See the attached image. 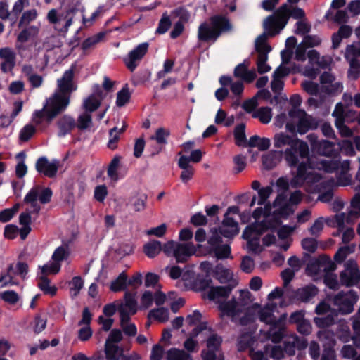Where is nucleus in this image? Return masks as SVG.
Returning a JSON list of instances; mask_svg holds the SVG:
<instances>
[{"instance_id": "f257e3e1", "label": "nucleus", "mask_w": 360, "mask_h": 360, "mask_svg": "<svg viewBox=\"0 0 360 360\" xmlns=\"http://www.w3.org/2000/svg\"><path fill=\"white\" fill-rule=\"evenodd\" d=\"M73 75V70L69 69L57 80V91L46 100L42 109L33 112L32 121L34 123L39 124L43 119L50 122L67 108L70 103V94L76 90V86L72 81Z\"/></svg>"}, {"instance_id": "f03ea898", "label": "nucleus", "mask_w": 360, "mask_h": 360, "mask_svg": "<svg viewBox=\"0 0 360 360\" xmlns=\"http://www.w3.org/2000/svg\"><path fill=\"white\" fill-rule=\"evenodd\" d=\"M251 294L248 290L236 292L231 298L220 302L218 305L221 319L228 318L232 322L246 326L254 322L253 310L257 305H250Z\"/></svg>"}, {"instance_id": "7ed1b4c3", "label": "nucleus", "mask_w": 360, "mask_h": 360, "mask_svg": "<svg viewBox=\"0 0 360 360\" xmlns=\"http://www.w3.org/2000/svg\"><path fill=\"white\" fill-rule=\"evenodd\" d=\"M295 212V207H292L284 193L278 194L272 205L269 202L264 207L256 208L253 213L254 220H262L267 224L271 229L278 227L281 219H287Z\"/></svg>"}, {"instance_id": "20e7f679", "label": "nucleus", "mask_w": 360, "mask_h": 360, "mask_svg": "<svg viewBox=\"0 0 360 360\" xmlns=\"http://www.w3.org/2000/svg\"><path fill=\"white\" fill-rule=\"evenodd\" d=\"M307 184V190L310 193H319L318 200L322 202H328L333 196V189L321 179L320 176L311 171V167L301 163L297 172L290 181L292 187H299Z\"/></svg>"}, {"instance_id": "39448f33", "label": "nucleus", "mask_w": 360, "mask_h": 360, "mask_svg": "<svg viewBox=\"0 0 360 360\" xmlns=\"http://www.w3.org/2000/svg\"><path fill=\"white\" fill-rule=\"evenodd\" d=\"M273 144L274 147L283 155L285 160L291 167L298 164L300 158H308L309 151L307 143L285 132L276 133L273 137Z\"/></svg>"}, {"instance_id": "423d86ee", "label": "nucleus", "mask_w": 360, "mask_h": 360, "mask_svg": "<svg viewBox=\"0 0 360 360\" xmlns=\"http://www.w3.org/2000/svg\"><path fill=\"white\" fill-rule=\"evenodd\" d=\"M252 305H257L253 310L254 321L257 316L261 322L270 326L267 332H263L266 335V338H271L273 342H280L284 335L285 321L287 319V314H282L277 319L274 314L277 310V304L276 302H267L262 307L258 303H254Z\"/></svg>"}, {"instance_id": "0eeeda50", "label": "nucleus", "mask_w": 360, "mask_h": 360, "mask_svg": "<svg viewBox=\"0 0 360 360\" xmlns=\"http://www.w3.org/2000/svg\"><path fill=\"white\" fill-rule=\"evenodd\" d=\"M298 1L288 0L290 4H283L272 15L265 18L263 27L269 34L275 35L279 33L287 25L290 17L295 19H300L304 17V11L294 4Z\"/></svg>"}, {"instance_id": "6e6552de", "label": "nucleus", "mask_w": 360, "mask_h": 360, "mask_svg": "<svg viewBox=\"0 0 360 360\" xmlns=\"http://www.w3.org/2000/svg\"><path fill=\"white\" fill-rule=\"evenodd\" d=\"M277 342L266 338V335L261 331L259 341L250 351L252 360H269V358L274 360L281 359L284 356V352L281 346L276 345Z\"/></svg>"}, {"instance_id": "1a4fd4ad", "label": "nucleus", "mask_w": 360, "mask_h": 360, "mask_svg": "<svg viewBox=\"0 0 360 360\" xmlns=\"http://www.w3.org/2000/svg\"><path fill=\"white\" fill-rule=\"evenodd\" d=\"M290 120L285 124V129L290 133L304 134L308 131L317 127L316 119L300 109H293L289 112Z\"/></svg>"}, {"instance_id": "9d476101", "label": "nucleus", "mask_w": 360, "mask_h": 360, "mask_svg": "<svg viewBox=\"0 0 360 360\" xmlns=\"http://www.w3.org/2000/svg\"><path fill=\"white\" fill-rule=\"evenodd\" d=\"M307 162L311 167L319 170H323L326 172L337 171L338 174L342 176V180L340 178V184L342 186L347 185L351 180V176L348 174L350 169V162L344 160L339 162L338 160L320 159L314 162L313 158H307Z\"/></svg>"}, {"instance_id": "9b49d317", "label": "nucleus", "mask_w": 360, "mask_h": 360, "mask_svg": "<svg viewBox=\"0 0 360 360\" xmlns=\"http://www.w3.org/2000/svg\"><path fill=\"white\" fill-rule=\"evenodd\" d=\"M231 29V25L227 18L222 16H214L211 18L210 23L204 22L199 27L198 38L202 41H215L221 32Z\"/></svg>"}, {"instance_id": "f8f14e48", "label": "nucleus", "mask_w": 360, "mask_h": 360, "mask_svg": "<svg viewBox=\"0 0 360 360\" xmlns=\"http://www.w3.org/2000/svg\"><path fill=\"white\" fill-rule=\"evenodd\" d=\"M200 330L204 331L202 334L207 337V349L202 352V358L203 360H224L220 351V347L222 342L221 338L214 333L207 326L206 323L200 326Z\"/></svg>"}, {"instance_id": "ddd939ff", "label": "nucleus", "mask_w": 360, "mask_h": 360, "mask_svg": "<svg viewBox=\"0 0 360 360\" xmlns=\"http://www.w3.org/2000/svg\"><path fill=\"white\" fill-rule=\"evenodd\" d=\"M271 228L260 220H255L254 223L247 226L243 233V237L248 241V249L258 253L262 250L259 242V236Z\"/></svg>"}, {"instance_id": "4468645a", "label": "nucleus", "mask_w": 360, "mask_h": 360, "mask_svg": "<svg viewBox=\"0 0 360 360\" xmlns=\"http://www.w3.org/2000/svg\"><path fill=\"white\" fill-rule=\"evenodd\" d=\"M267 36L262 34L257 37L255 40V49L257 53V68L259 74H264L271 70V66L267 63L268 53L271 47L266 43Z\"/></svg>"}, {"instance_id": "2eb2a0df", "label": "nucleus", "mask_w": 360, "mask_h": 360, "mask_svg": "<svg viewBox=\"0 0 360 360\" xmlns=\"http://www.w3.org/2000/svg\"><path fill=\"white\" fill-rule=\"evenodd\" d=\"M163 252L167 255L175 257L177 262H182L195 253V248L191 243H178L171 240L164 245Z\"/></svg>"}, {"instance_id": "dca6fc26", "label": "nucleus", "mask_w": 360, "mask_h": 360, "mask_svg": "<svg viewBox=\"0 0 360 360\" xmlns=\"http://www.w3.org/2000/svg\"><path fill=\"white\" fill-rule=\"evenodd\" d=\"M74 15V10L58 12L56 9H51L47 14V19L51 24L53 25L55 29L60 32H66L72 25Z\"/></svg>"}, {"instance_id": "f3484780", "label": "nucleus", "mask_w": 360, "mask_h": 360, "mask_svg": "<svg viewBox=\"0 0 360 360\" xmlns=\"http://www.w3.org/2000/svg\"><path fill=\"white\" fill-rule=\"evenodd\" d=\"M307 139L310 143L313 152L326 157L338 156V148L334 143L327 140H318L317 136L314 134H309Z\"/></svg>"}, {"instance_id": "a211bd4d", "label": "nucleus", "mask_w": 360, "mask_h": 360, "mask_svg": "<svg viewBox=\"0 0 360 360\" xmlns=\"http://www.w3.org/2000/svg\"><path fill=\"white\" fill-rule=\"evenodd\" d=\"M348 112H352L347 110L342 103H338L333 112V116L335 118V124L341 136L345 137L353 135L352 130L345 124L348 122Z\"/></svg>"}, {"instance_id": "6ab92c4d", "label": "nucleus", "mask_w": 360, "mask_h": 360, "mask_svg": "<svg viewBox=\"0 0 360 360\" xmlns=\"http://www.w3.org/2000/svg\"><path fill=\"white\" fill-rule=\"evenodd\" d=\"M358 296L353 290L347 292H339L334 297V304L342 314H349L354 309V304L357 302Z\"/></svg>"}, {"instance_id": "aec40b11", "label": "nucleus", "mask_w": 360, "mask_h": 360, "mask_svg": "<svg viewBox=\"0 0 360 360\" xmlns=\"http://www.w3.org/2000/svg\"><path fill=\"white\" fill-rule=\"evenodd\" d=\"M105 96V94L101 86L99 84H94L92 94L84 99L82 108L86 112L91 113L99 108Z\"/></svg>"}, {"instance_id": "412c9836", "label": "nucleus", "mask_w": 360, "mask_h": 360, "mask_svg": "<svg viewBox=\"0 0 360 360\" xmlns=\"http://www.w3.org/2000/svg\"><path fill=\"white\" fill-rule=\"evenodd\" d=\"M148 49V44L144 42L139 44L136 48L129 51V53L124 58V62L131 72L138 66L141 60L146 55Z\"/></svg>"}, {"instance_id": "4be33fe9", "label": "nucleus", "mask_w": 360, "mask_h": 360, "mask_svg": "<svg viewBox=\"0 0 360 360\" xmlns=\"http://www.w3.org/2000/svg\"><path fill=\"white\" fill-rule=\"evenodd\" d=\"M321 92L327 95L335 96L342 92V85L330 73L323 72L320 77Z\"/></svg>"}, {"instance_id": "5701e85b", "label": "nucleus", "mask_w": 360, "mask_h": 360, "mask_svg": "<svg viewBox=\"0 0 360 360\" xmlns=\"http://www.w3.org/2000/svg\"><path fill=\"white\" fill-rule=\"evenodd\" d=\"M360 278V273L356 263L349 260L345 264V270L340 274V281L342 285L349 286L356 284Z\"/></svg>"}, {"instance_id": "b1692460", "label": "nucleus", "mask_w": 360, "mask_h": 360, "mask_svg": "<svg viewBox=\"0 0 360 360\" xmlns=\"http://www.w3.org/2000/svg\"><path fill=\"white\" fill-rule=\"evenodd\" d=\"M59 162L56 160L49 161L46 158L41 157L36 162V169L38 172L48 177L56 176L58 169Z\"/></svg>"}, {"instance_id": "393cba45", "label": "nucleus", "mask_w": 360, "mask_h": 360, "mask_svg": "<svg viewBox=\"0 0 360 360\" xmlns=\"http://www.w3.org/2000/svg\"><path fill=\"white\" fill-rule=\"evenodd\" d=\"M1 69L4 72H10L15 65L16 56L8 47L0 49Z\"/></svg>"}, {"instance_id": "a878e982", "label": "nucleus", "mask_w": 360, "mask_h": 360, "mask_svg": "<svg viewBox=\"0 0 360 360\" xmlns=\"http://www.w3.org/2000/svg\"><path fill=\"white\" fill-rule=\"evenodd\" d=\"M172 18L174 27L170 34L172 38H176L182 32L183 22L188 20L189 15L185 9L179 8L172 13Z\"/></svg>"}, {"instance_id": "bb28decb", "label": "nucleus", "mask_w": 360, "mask_h": 360, "mask_svg": "<svg viewBox=\"0 0 360 360\" xmlns=\"http://www.w3.org/2000/svg\"><path fill=\"white\" fill-rule=\"evenodd\" d=\"M232 290L230 286H212L207 290V297L219 305L227 300Z\"/></svg>"}, {"instance_id": "cd10ccee", "label": "nucleus", "mask_w": 360, "mask_h": 360, "mask_svg": "<svg viewBox=\"0 0 360 360\" xmlns=\"http://www.w3.org/2000/svg\"><path fill=\"white\" fill-rule=\"evenodd\" d=\"M137 302L135 296L130 292H126L124 295V302L121 303L118 307L120 316L124 314L131 316L137 311Z\"/></svg>"}, {"instance_id": "c85d7f7f", "label": "nucleus", "mask_w": 360, "mask_h": 360, "mask_svg": "<svg viewBox=\"0 0 360 360\" xmlns=\"http://www.w3.org/2000/svg\"><path fill=\"white\" fill-rule=\"evenodd\" d=\"M215 275L220 283H229L228 286H230L232 289L238 285V280L234 278L233 272L222 265L216 266Z\"/></svg>"}, {"instance_id": "c756f323", "label": "nucleus", "mask_w": 360, "mask_h": 360, "mask_svg": "<svg viewBox=\"0 0 360 360\" xmlns=\"http://www.w3.org/2000/svg\"><path fill=\"white\" fill-rule=\"evenodd\" d=\"M359 56L356 51H352L347 55V46L345 49V57L349 63L348 77L351 79H356L360 75V60L356 58Z\"/></svg>"}, {"instance_id": "7c9ffc66", "label": "nucleus", "mask_w": 360, "mask_h": 360, "mask_svg": "<svg viewBox=\"0 0 360 360\" xmlns=\"http://www.w3.org/2000/svg\"><path fill=\"white\" fill-rule=\"evenodd\" d=\"M249 62L245 60L243 63L238 64L234 70V75L240 78L243 81L250 83L257 77L255 70H248Z\"/></svg>"}, {"instance_id": "2f4dec72", "label": "nucleus", "mask_w": 360, "mask_h": 360, "mask_svg": "<svg viewBox=\"0 0 360 360\" xmlns=\"http://www.w3.org/2000/svg\"><path fill=\"white\" fill-rule=\"evenodd\" d=\"M220 229L221 235L226 238L233 237L238 233V224L232 217L224 216Z\"/></svg>"}, {"instance_id": "473e14b6", "label": "nucleus", "mask_w": 360, "mask_h": 360, "mask_svg": "<svg viewBox=\"0 0 360 360\" xmlns=\"http://www.w3.org/2000/svg\"><path fill=\"white\" fill-rule=\"evenodd\" d=\"M201 319V313L198 310H195L192 314H188L184 319L185 325L188 326H195L191 333L193 337H195L199 334H202L204 333V331L200 330V326L205 323L202 322Z\"/></svg>"}, {"instance_id": "72a5a7b5", "label": "nucleus", "mask_w": 360, "mask_h": 360, "mask_svg": "<svg viewBox=\"0 0 360 360\" xmlns=\"http://www.w3.org/2000/svg\"><path fill=\"white\" fill-rule=\"evenodd\" d=\"M75 236H73L72 239H64L63 240L62 245L58 247L53 252L51 259L52 260L57 262L58 264L64 260H66L70 254V249L69 244L72 243Z\"/></svg>"}, {"instance_id": "f704fd0d", "label": "nucleus", "mask_w": 360, "mask_h": 360, "mask_svg": "<svg viewBox=\"0 0 360 360\" xmlns=\"http://www.w3.org/2000/svg\"><path fill=\"white\" fill-rule=\"evenodd\" d=\"M39 27L32 25L23 29L18 35L16 49L20 51L23 47V44L30 39L37 36Z\"/></svg>"}, {"instance_id": "c9c22d12", "label": "nucleus", "mask_w": 360, "mask_h": 360, "mask_svg": "<svg viewBox=\"0 0 360 360\" xmlns=\"http://www.w3.org/2000/svg\"><path fill=\"white\" fill-rule=\"evenodd\" d=\"M57 126L58 128V136H64L76 127V122L72 117L64 115L58 120Z\"/></svg>"}, {"instance_id": "e433bc0d", "label": "nucleus", "mask_w": 360, "mask_h": 360, "mask_svg": "<svg viewBox=\"0 0 360 360\" xmlns=\"http://www.w3.org/2000/svg\"><path fill=\"white\" fill-rule=\"evenodd\" d=\"M259 341V337L256 339L251 333H242L237 340V349L240 352L245 351L248 349L251 351L252 348L255 347V345Z\"/></svg>"}, {"instance_id": "4c0bfd02", "label": "nucleus", "mask_w": 360, "mask_h": 360, "mask_svg": "<svg viewBox=\"0 0 360 360\" xmlns=\"http://www.w3.org/2000/svg\"><path fill=\"white\" fill-rule=\"evenodd\" d=\"M179 155L180 158L178 161V165L182 169L180 178L184 183H187L193 178L194 169L190 164H188L186 155H181V153H179Z\"/></svg>"}, {"instance_id": "58836bf2", "label": "nucleus", "mask_w": 360, "mask_h": 360, "mask_svg": "<svg viewBox=\"0 0 360 360\" xmlns=\"http://www.w3.org/2000/svg\"><path fill=\"white\" fill-rule=\"evenodd\" d=\"M353 32V29L347 25H342L340 27L337 32L332 35V46L333 49H338L342 39L349 38Z\"/></svg>"}, {"instance_id": "ea45409f", "label": "nucleus", "mask_w": 360, "mask_h": 360, "mask_svg": "<svg viewBox=\"0 0 360 360\" xmlns=\"http://www.w3.org/2000/svg\"><path fill=\"white\" fill-rule=\"evenodd\" d=\"M326 224L331 227L335 226L333 220L330 217H320L314 220L311 226L309 227L308 231L311 236H319L323 230Z\"/></svg>"}, {"instance_id": "a19ab883", "label": "nucleus", "mask_w": 360, "mask_h": 360, "mask_svg": "<svg viewBox=\"0 0 360 360\" xmlns=\"http://www.w3.org/2000/svg\"><path fill=\"white\" fill-rule=\"evenodd\" d=\"M285 351L290 354L294 353V349H302L307 347V341L304 338H299L296 335L292 334L287 338L285 342Z\"/></svg>"}, {"instance_id": "79ce46f5", "label": "nucleus", "mask_w": 360, "mask_h": 360, "mask_svg": "<svg viewBox=\"0 0 360 360\" xmlns=\"http://www.w3.org/2000/svg\"><path fill=\"white\" fill-rule=\"evenodd\" d=\"M22 72L33 88H39L41 86L43 78L41 76L35 73L31 65H25L22 68Z\"/></svg>"}, {"instance_id": "37998d69", "label": "nucleus", "mask_w": 360, "mask_h": 360, "mask_svg": "<svg viewBox=\"0 0 360 360\" xmlns=\"http://www.w3.org/2000/svg\"><path fill=\"white\" fill-rule=\"evenodd\" d=\"M146 199L147 196L145 193L142 192L134 193L130 197L127 205L130 209L136 212H140L145 208Z\"/></svg>"}, {"instance_id": "c03bdc74", "label": "nucleus", "mask_w": 360, "mask_h": 360, "mask_svg": "<svg viewBox=\"0 0 360 360\" xmlns=\"http://www.w3.org/2000/svg\"><path fill=\"white\" fill-rule=\"evenodd\" d=\"M38 191L37 189H30L24 198V203L28 206L30 212L38 213L40 210V204L36 196Z\"/></svg>"}, {"instance_id": "a18cd8bd", "label": "nucleus", "mask_w": 360, "mask_h": 360, "mask_svg": "<svg viewBox=\"0 0 360 360\" xmlns=\"http://www.w3.org/2000/svg\"><path fill=\"white\" fill-rule=\"evenodd\" d=\"M271 142V139L269 138L254 135L249 139L248 146L251 148L255 147L261 151H264L269 148Z\"/></svg>"}, {"instance_id": "49530a36", "label": "nucleus", "mask_w": 360, "mask_h": 360, "mask_svg": "<svg viewBox=\"0 0 360 360\" xmlns=\"http://www.w3.org/2000/svg\"><path fill=\"white\" fill-rule=\"evenodd\" d=\"M120 167V157L115 156L111 160L108 168V176L113 181H117L120 179L123 178V175L119 173Z\"/></svg>"}, {"instance_id": "de8ad7c7", "label": "nucleus", "mask_w": 360, "mask_h": 360, "mask_svg": "<svg viewBox=\"0 0 360 360\" xmlns=\"http://www.w3.org/2000/svg\"><path fill=\"white\" fill-rule=\"evenodd\" d=\"M318 292L317 288L312 285L304 286L296 291V297L302 302H307L314 297Z\"/></svg>"}, {"instance_id": "09e8293b", "label": "nucleus", "mask_w": 360, "mask_h": 360, "mask_svg": "<svg viewBox=\"0 0 360 360\" xmlns=\"http://www.w3.org/2000/svg\"><path fill=\"white\" fill-rule=\"evenodd\" d=\"M318 338L323 343L324 349H333L335 345V335L334 333L328 330H323L318 333Z\"/></svg>"}, {"instance_id": "8fccbe9b", "label": "nucleus", "mask_w": 360, "mask_h": 360, "mask_svg": "<svg viewBox=\"0 0 360 360\" xmlns=\"http://www.w3.org/2000/svg\"><path fill=\"white\" fill-rule=\"evenodd\" d=\"M161 250L163 251V246L160 241L155 240L149 241L143 246V252L149 258L156 257Z\"/></svg>"}, {"instance_id": "3c124183", "label": "nucleus", "mask_w": 360, "mask_h": 360, "mask_svg": "<svg viewBox=\"0 0 360 360\" xmlns=\"http://www.w3.org/2000/svg\"><path fill=\"white\" fill-rule=\"evenodd\" d=\"M120 316V326L125 335L129 336H135L137 333L136 326L130 321V316L122 315Z\"/></svg>"}, {"instance_id": "603ef678", "label": "nucleus", "mask_w": 360, "mask_h": 360, "mask_svg": "<svg viewBox=\"0 0 360 360\" xmlns=\"http://www.w3.org/2000/svg\"><path fill=\"white\" fill-rule=\"evenodd\" d=\"M38 286L46 295L53 296L56 295L57 288L51 285L50 280L45 275H40L38 282Z\"/></svg>"}, {"instance_id": "864d4df0", "label": "nucleus", "mask_w": 360, "mask_h": 360, "mask_svg": "<svg viewBox=\"0 0 360 360\" xmlns=\"http://www.w3.org/2000/svg\"><path fill=\"white\" fill-rule=\"evenodd\" d=\"M254 118H257L263 124H268L272 118V111L269 107H262L253 112Z\"/></svg>"}, {"instance_id": "5fc2aeb1", "label": "nucleus", "mask_w": 360, "mask_h": 360, "mask_svg": "<svg viewBox=\"0 0 360 360\" xmlns=\"http://www.w3.org/2000/svg\"><path fill=\"white\" fill-rule=\"evenodd\" d=\"M105 352L108 359L118 360L122 355V349L115 344H105Z\"/></svg>"}, {"instance_id": "6e6d98bb", "label": "nucleus", "mask_w": 360, "mask_h": 360, "mask_svg": "<svg viewBox=\"0 0 360 360\" xmlns=\"http://www.w3.org/2000/svg\"><path fill=\"white\" fill-rule=\"evenodd\" d=\"M167 360H188L190 355L182 349L171 348L166 353Z\"/></svg>"}, {"instance_id": "4d7b16f0", "label": "nucleus", "mask_w": 360, "mask_h": 360, "mask_svg": "<svg viewBox=\"0 0 360 360\" xmlns=\"http://www.w3.org/2000/svg\"><path fill=\"white\" fill-rule=\"evenodd\" d=\"M170 135V131L164 127L156 129L155 134L150 136V139L155 141L158 144L165 145L167 139Z\"/></svg>"}, {"instance_id": "13d9d810", "label": "nucleus", "mask_w": 360, "mask_h": 360, "mask_svg": "<svg viewBox=\"0 0 360 360\" xmlns=\"http://www.w3.org/2000/svg\"><path fill=\"white\" fill-rule=\"evenodd\" d=\"M234 137L236 139V143L238 146H246L248 142L245 136V124H240L236 127L234 130Z\"/></svg>"}, {"instance_id": "bf43d9fd", "label": "nucleus", "mask_w": 360, "mask_h": 360, "mask_svg": "<svg viewBox=\"0 0 360 360\" xmlns=\"http://www.w3.org/2000/svg\"><path fill=\"white\" fill-rule=\"evenodd\" d=\"M76 126L80 130L89 129L92 127V118L91 113L84 111L77 118Z\"/></svg>"}, {"instance_id": "052dcab7", "label": "nucleus", "mask_w": 360, "mask_h": 360, "mask_svg": "<svg viewBox=\"0 0 360 360\" xmlns=\"http://www.w3.org/2000/svg\"><path fill=\"white\" fill-rule=\"evenodd\" d=\"M31 189H37L38 191L36 198L41 204L48 203L51 200L52 191L50 188L35 186Z\"/></svg>"}, {"instance_id": "680f3d73", "label": "nucleus", "mask_w": 360, "mask_h": 360, "mask_svg": "<svg viewBox=\"0 0 360 360\" xmlns=\"http://www.w3.org/2000/svg\"><path fill=\"white\" fill-rule=\"evenodd\" d=\"M39 267L41 269L40 275H45V276H46L48 274H57L60 270L61 264H58L57 262L52 260Z\"/></svg>"}, {"instance_id": "e2e57ef3", "label": "nucleus", "mask_w": 360, "mask_h": 360, "mask_svg": "<svg viewBox=\"0 0 360 360\" xmlns=\"http://www.w3.org/2000/svg\"><path fill=\"white\" fill-rule=\"evenodd\" d=\"M150 319H154L160 322H166L169 319V311L165 308H158L150 311L148 314Z\"/></svg>"}, {"instance_id": "0e129e2a", "label": "nucleus", "mask_w": 360, "mask_h": 360, "mask_svg": "<svg viewBox=\"0 0 360 360\" xmlns=\"http://www.w3.org/2000/svg\"><path fill=\"white\" fill-rule=\"evenodd\" d=\"M279 157L276 151H271L262 156L263 165L268 169L276 166L279 162Z\"/></svg>"}, {"instance_id": "69168bd1", "label": "nucleus", "mask_w": 360, "mask_h": 360, "mask_svg": "<svg viewBox=\"0 0 360 360\" xmlns=\"http://www.w3.org/2000/svg\"><path fill=\"white\" fill-rule=\"evenodd\" d=\"M38 13L36 9H30L25 11L18 22L20 27L27 26L37 18Z\"/></svg>"}, {"instance_id": "338daca9", "label": "nucleus", "mask_w": 360, "mask_h": 360, "mask_svg": "<svg viewBox=\"0 0 360 360\" xmlns=\"http://www.w3.org/2000/svg\"><path fill=\"white\" fill-rule=\"evenodd\" d=\"M127 275L124 273H121L115 280L112 281L110 290L113 292L124 290L127 286Z\"/></svg>"}, {"instance_id": "774afa93", "label": "nucleus", "mask_w": 360, "mask_h": 360, "mask_svg": "<svg viewBox=\"0 0 360 360\" xmlns=\"http://www.w3.org/2000/svg\"><path fill=\"white\" fill-rule=\"evenodd\" d=\"M356 248L354 243L341 247L335 255V259L338 262H342L348 255L352 253Z\"/></svg>"}]
</instances>
